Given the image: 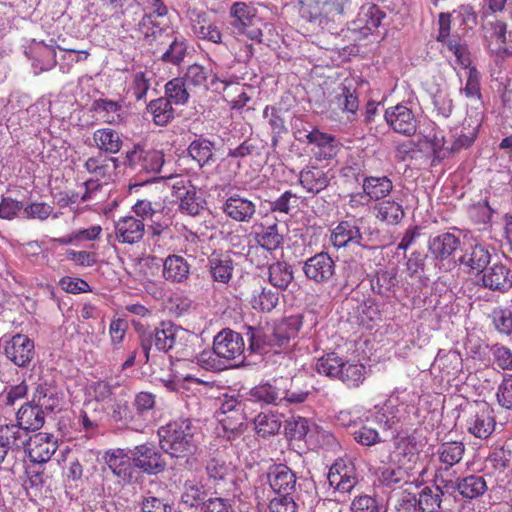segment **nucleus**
<instances>
[{"label": "nucleus", "instance_id": "obj_1", "mask_svg": "<svg viewBox=\"0 0 512 512\" xmlns=\"http://www.w3.org/2000/svg\"><path fill=\"white\" fill-rule=\"evenodd\" d=\"M194 336L186 329L171 322H162L153 332L144 333L141 337V348L145 362L154 345L156 350L174 352L178 359H184L191 352V341Z\"/></svg>", "mask_w": 512, "mask_h": 512}, {"label": "nucleus", "instance_id": "obj_2", "mask_svg": "<svg viewBox=\"0 0 512 512\" xmlns=\"http://www.w3.org/2000/svg\"><path fill=\"white\" fill-rule=\"evenodd\" d=\"M158 436L162 450L172 457L184 458L197 449V426L190 419H177L161 426Z\"/></svg>", "mask_w": 512, "mask_h": 512}, {"label": "nucleus", "instance_id": "obj_3", "mask_svg": "<svg viewBox=\"0 0 512 512\" xmlns=\"http://www.w3.org/2000/svg\"><path fill=\"white\" fill-rule=\"evenodd\" d=\"M420 395L415 390L395 388L383 405H375L379 412L376 419L384 423V430L392 429L399 422L418 416L417 404Z\"/></svg>", "mask_w": 512, "mask_h": 512}, {"label": "nucleus", "instance_id": "obj_4", "mask_svg": "<svg viewBox=\"0 0 512 512\" xmlns=\"http://www.w3.org/2000/svg\"><path fill=\"white\" fill-rule=\"evenodd\" d=\"M164 164V154L155 149H146L135 144L125 153L123 165L131 173L138 176L153 177L161 171Z\"/></svg>", "mask_w": 512, "mask_h": 512}, {"label": "nucleus", "instance_id": "obj_5", "mask_svg": "<svg viewBox=\"0 0 512 512\" xmlns=\"http://www.w3.org/2000/svg\"><path fill=\"white\" fill-rule=\"evenodd\" d=\"M465 446L462 442L452 441L442 443L436 452L438 465L435 471V482L446 488L447 492L455 489L453 477L455 471L452 469L463 458Z\"/></svg>", "mask_w": 512, "mask_h": 512}, {"label": "nucleus", "instance_id": "obj_6", "mask_svg": "<svg viewBox=\"0 0 512 512\" xmlns=\"http://www.w3.org/2000/svg\"><path fill=\"white\" fill-rule=\"evenodd\" d=\"M350 0H299V13L309 22L322 25L341 16Z\"/></svg>", "mask_w": 512, "mask_h": 512}, {"label": "nucleus", "instance_id": "obj_7", "mask_svg": "<svg viewBox=\"0 0 512 512\" xmlns=\"http://www.w3.org/2000/svg\"><path fill=\"white\" fill-rule=\"evenodd\" d=\"M384 118L395 133L411 137L417 132L418 118L407 104L399 103L388 107L385 110Z\"/></svg>", "mask_w": 512, "mask_h": 512}, {"label": "nucleus", "instance_id": "obj_8", "mask_svg": "<svg viewBox=\"0 0 512 512\" xmlns=\"http://www.w3.org/2000/svg\"><path fill=\"white\" fill-rule=\"evenodd\" d=\"M329 484L342 493H349L357 485L359 474L349 458L337 459L328 473Z\"/></svg>", "mask_w": 512, "mask_h": 512}, {"label": "nucleus", "instance_id": "obj_9", "mask_svg": "<svg viewBox=\"0 0 512 512\" xmlns=\"http://www.w3.org/2000/svg\"><path fill=\"white\" fill-rule=\"evenodd\" d=\"M305 277L318 285L328 283L335 275L336 265L327 252H319L308 258L302 267Z\"/></svg>", "mask_w": 512, "mask_h": 512}, {"label": "nucleus", "instance_id": "obj_10", "mask_svg": "<svg viewBox=\"0 0 512 512\" xmlns=\"http://www.w3.org/2000/svg\"><path fill=\"white\" fill-rule=\"evenodd\" d=\"M5 356L18 367H26L34 357V342L24 334L2 339Z\"/></svg>", "mask_w": 512, "mask_h": 512}, {"label": "nucleus", "instance_id": "obj_11", "mask_svg": "<svg viewBox=\"0 0 512 512\" xmlns=\"http://www.w3.org/2000/svg\"><path fill=\"white\" fill-rule=\"evenodd\" d=\"M104 461L108 469L120 482L130 483L136 476V465L133 461L132 450L111 449L105 452Z\"/></svg>", "mask_w": 512, "mask_h": 512}, {"label": "nucleus", "instance_id": "obj_12", "mask_svg": "<svg viewBox=\"0 0 512 512\" xmlns=\"http://www.w3.org/2000/svg\"><path fill=\"white\" fill-rule=\"evenodd\" d=\"M250 342L248 350L256 353H266L269 349L275 352L285 349L290 341L274 327L270 332H264L262 329L249 327L247 332Z\"/></svg>", "mask_w": 512, "mask_h": 512}, {"label": "nucleus", "instance_id": "obj_13", "mask_svg": "<svg viewBox=\"0 0 512 512\" xmlns=\"http://www.w3.org/2000/svg\"><path fill=\"white\" fill-rule=\"evenodd\" d=\"M216 354L227 364L231 360L240 358L245 352L243 337L230 329L219 332L213 341Z\"/></svg>", "mask_w": 512, "mask_h": 512}, {"label": "nucleus", "instance_id": "obj_14", "mask_svg": "<svg viewBox=\"0 0 512 512\" xmlns=\"http://www.w3.org/2000/svg\"><path fill=\"white\" fill-rule=\"evenodd\" d=\"M170 180L173 194L179 200L180 211L191 216L199 214L202 208L201 201L190 181L181 177H171Z\"/></svg>", "mask_w": 512, "mask_h": 512}, {"label": "nucleus", "instance_id": "obj_15", "mask_svg": "<svg viewBox=\"0 0 512 512\" xmlns=\"http://www.w3.org/2000/svg\"><path fill=\"white\" fill-rule=\"evenodd\" d=\"M378 412L379 409H377L376 406H374L373 409L365 411L363 414L365 420L361 419V424L351 431V435L358 444L369 447L382 442L380 432L372 426V424H377L384 429V423L376 419Z\"/></svg>", "mask_w": 512, "mask_h": 512}, {"label": "nucleus", "instance_id": "obj_16", "mask_svg": "<svg viewBox=\"0 0 512 512\" xmlns=\"http://www.w3.org/2000/svg\"><path fill=\"white\" fill-rule=\"evenodd\" d=\"M58 448L57 438L49 433L39 432L29 437L26 452L32 462L46 463Z\"/></svg>", "mask_w": 512, "mask_h": 512}, {"label": "nucleus", "instance_id": "obj_17", "mask_svg": "<svg viewBox=\"0 0 512 512\" xmlns=\"http://www.w3.org/2000/svg\"><path fill=\"white\" fill-rule=\"evenodd\" d=\"M133 461L137 468L147 473H158L165 467L161 454L152 444H142L132 450Z\"/></svg>", "mask_w": 512, "mask_h": 512}, {"label": "nucleus", "instance_id": "obj_18", "mask_svg": "<svg viewBox=\"0 0 512 512\" xmlns=\"http://www.w3.org/2000/svg\"><path fill=\"white\" fill-rule=\"evenodd\" d=\"M225 215L236 222H250L256 213V204L248 198L234 194L223 203Z\"/></svg>", "mask_w": 512, "mask_h": 512}, {"label": "nucleus", "instance_id": "obj_19", "mask_svg": "<svg viewBox=\"0 0 512 512\" xmlns=\"http://www.w3.org/2000/svg\"><path fill=\"white\" fill-rule=\"evenodd\" d=\"M363 235L360 228L352 221H341L330 232L329 242L336 249L350 245H362Z\"/></svg>", "mask_w": 512, "mask_h": 512}, {"label": "nucleus", "instance_id": "obj_20", "mask_svg": "<svg viewBox=\"0 0 512 512\" xmlns=\"http://www.w3.org/2000/svg\"><path fill=\"white\" fill-rule=\"evenodd\" d=\"M496 426L492 410L483 408L471 414L466 421L467 431L479 439H487L494 432Z\"/></svg>", "mask_w": 512, "mask_h": 512}, {"label": "nucleus", "instance_id": "obj_21", "mask_svg": "<svg viewBox=\"0 0 512 512\" xmlns=\"http://www.w3.org/2000/svg\"><path fill=\"white\" fill-rule=\"evenodd\" d=\"M384 18L385 13L378 6L374 4L363 6L352 24V30L359 31L361 36L367 37L381 25Z\"/></svg>", "mask_w": 512, "mask_h": 512}, {"label": "nucleus", "instance_id": "obj_22", "mask_svg": "<svg viewBox=\"0 0 512 512\" xmlns=\"http://www.w3.org/2000/svg\"><path fill=\"white\" fill-rule=\"evenodd\" d=\"M145 232V225L142 220L134 216L120 218L115 225V235L119 242L135 244L142 240Z\"/></svg>", "mask_w": 512, "mask_h": 512}, {"label": "nucleus", "instance_id": "obj_23", "mask_svg": "<svg viewBox=\"0 0 512 512\" xmlns=\"http://www.w3.org/2000/svg\"><path fill=\"white\" fill-rule=\"evenodd\" d=\"M268 482L276 494H292L296 487V476L289 467L280 464L270 469Z\"/></svg>", "mask_w": 512, "mask_h": 512}, {"label": "nucleus", "instance_id": "obj_24", "mask_svg": "<svg viewBox=\"0 0 512 512\" xmlns=\"http://www.w3.org/2000/svg\"><path fill=\"white\" fill-rule=\"evenodd\" d=\"M483 285L494 291L506 292L512 288V272L501 263H495L482 276Z\"/></svg>", "mask_w": 512, "mask_h": 512}, {"label": "nucleus", "instance_id": "obj_25", "mask_svg": "<svg viewBox=\"0 0 512 512\" xmlns=\"http://www.w3.org/2000/svg\"><path fill=\"white\" fill-rule=\"evenodd\" d=\"M491 254L489 250L481 245L476 244L469 249H466L464 254L459 258V263L468 273H480L485 270L490 263Z\"/></svg>", "mask_w": 512, "mask_h": 512}, {"label": "nucleus", "instance_id": "obj_26", "mask_svg": "<svg viewBox=\"0 0 512 512\" xmlns=\"http://www.w3.org/2000/svg\"><path fill=\"white\" fill-rule=\"evenodd\" d=\"M31 401L43 411H54L61 405L62 394L52 383L43 382L36 386Z\"/></svg>", "mask_w": 512, "mask_h": 512}, {"label": "nucleus", "instance_id": "obj_27", "mask_svg": "<svg viewBox=\"0 0 512 512\" xmlns=\"http://www.w3.org/2000/svg\"><path fill=\"white\" fill-rule=\"evenodd\" d=\"M460 238L451 232H444L429 240L430 253L439 260L449 258L460 246Z\"/></svg>", "mask_w": 512, "mask_h": 512}, {"label": "nucleus", "instance_id": "obj_28", "mask_svg": "<svg viewBox=\"0 0 512 512\" xmlns=\"http://www.w3.org/2000/svg\"><path fill=\"white\" fill-rule=\"evenodd\" d=\"M445 492H447L446 488L436 482L433 487H424L415 498L416 510L418 512H439Z\"/></svg>", "mask_w": 512, "mask_h": 512}, {"label": "nucleus", "instance_id": "obj_29", "mask_svg": "<svg viewBox=\"0 0 512 512\" xmlns=\"http://www.w3.org/2000/svg\"><path fill=\"white\" fill-rule=\"evenodd\" d=\"M30 53L35 73L49 71L56 65V51L52 44L34 42Z\"/></svg>", "mask_w": 512, "mask_h": 512}, {"label": "nucleus", "instance_id": "obj_30", "mask_svg": "<svg viewBox=\"0 0 512 512\" xmlns=\"http://www.w3.org/2000/svg\"><path fill=\"white\" fill-rule=\"evenodd\" d=\"M308 143L314 144L317 151L314 154L319 159H331L338 153L339 147L334 136L323 133L317 129L306 134Z\"/></svg>", "mask_w": 512, "mask_h": 512}, {"label": "nucleus", "instance_id": "obj_31", "mask_svg": "<svg viewBox=\"0 0 512 512\" xmlns=\"http://www.w3.org/2000/svg\"><path fill=\"white\" fill-rule=\"evenodd\" d=\"M299 182L308 193L317 194L329 185L330 176L321 168L306 167L300 172Z\"/></svg>", "mask_w": 512, "mask_h": 512}, {"label": "nucleus", "instance_id": "obj_32", "mask_svg": "<svg viewBox=\"0 0 512 512\" xmlns=\"http://www.w3.org/2000/svg\"><path fill=\"white\" fill-rule=\"evenodd\" d=\"M190 274L188 262L179 255H169L163 262L162 275L171 283H183Z\"/></svg>", "mask_w": 512, "mask_h": 512}, {"label": "nucleus", "instance_id": "obj_33", "mask_svg": "<svg viewBox=\"0 0 512 512\" xmlns=\"http://www.w3.org/2000/svg\"><path fill=\"white\" fill-rule=\"evenodd\" d=\"M29 437V432L17 422L0 426V441L8 450L26 449Z\"/></svg>", "mask_w": 512, "mask_h": 512}, {"label": "nucleus", "instance_id": "obj_34", "mask_svg": "<svg viewBox=\"0 0 512 512\" xmlns=\"http://www.w3.org/2000/svg\"><path fill=\"white\" fill-rule=\"evenodd\" d=\"M119 166V160L115 157H108L99 153L89 157L85 163V170L97 178L110 179Z\"/></svg>", "mask_w": 512, "mask_h": 512}, {"label": "nucleus", "instance_id": "obj_35", "mask_svg": "<svg viewBox=\"0 0 512 512\" xmlns=\"http://www.w3.org/2000/svg\"><path fill=\"white\" fill-rule=\"evenodd\" d=\"M16 420L28 432L35 431L44 425V411L30 401L22 405L17 411Z\"/></svg>", "mask_w": 512, "mask_h": 512}, {"label": "nucleus", "instance_id": "obj_36", "mask_svg": "<svg viewBox=\"0 0 512 512\" xmlns=\"http://www.w3.org/2000/svg\"><path fill=\"white\" fill-rule=\"evenodd\" d=\"M95 146L108 154L118 153L123 145V140L119 132L111 128H100L94 131L92 136Z\"/></svg>", "mask_w": 512, "mask_h": 512}, {"label": "nucleus", "instance_id": "obj_37", "mask_svg": "<svg viewBox=\"0 0 512 512\" xmlns=\"http://www.w3.org/2000/svg\"><path fill=\"white\" fill-rule=\"evenodd\" d=\"M362 189L368 200L379 201L389 195L393 184L387 176H369L363 179Z\"/></svg>", "mask_w": 512, "mask_h": 512}, {"label": "nucleus", "instance_id": "obj_38", "mask_svg": "<svg viewBox=\"0 0 512 512\" xmlns=\"http://www.w3.org/2000/svg\"><path fill=\"white\" fill-rule=\"evenodd\" d=\"M280 384L279 379L272 382L259 384L249 392V400L262 404L280 405Z\"/></svg>", "mask_w": 512, "mask_h": 512}, {"label": "nucleus", "instance_id": "obj_39", "mask_svg": "<svg viewBox=\"0 0 512 512\" xmlns=\"http://www.w3.org/2000/svg\"><path fill=\"white\" fill-rule=\"evenodd\" d=\"M209 270L214 281L227 284L234 270L233 261L226 254H212L209 257Z\"/></svg>", "mask_w": 512, "mask_h": 512}, {"label": "nucleus", "instance_id": "obj_40", "mask_svg": "<svg viewBox=\"0 0 512 512\" xmlns=\"http://www.w3.org/2000/svg\"><path fill=\"white\" fill-rule=\"evenodd\" d=\"M417 460L415 445L407 438H401L396 442L395 449L389 455V463L412 468V463Z\"/></svg>", "mask_w": 512, "mask_h": 512}, {"label": "nucleus", "instance_id": "obj_41", "mask_svg": "<svg viewBox=\"0 0 512 512\" xmlns=\"http://www.w3.org/2000/svg\"><path fill=\"white\" fill-rule=\"evenodd\" d=\"M93 110L108 124H120L124 121L126 111L118 102L99 99L93 103Z\"/></svg>", "mask_w": 512, "mask_h": 512}, {"label": "nucleus", "instance_id": "obj_42", "mask_svg": "<svg viewBox=\"0 0 512 512\" xmlns=\"http://www.w3.org/2000/svg\"><path fill=\"white\" fill-rule=\"evenodd\" d=\"M282 426V414L262 412L254 419V430L258 436L267 438L279 432Z\"/></svg>", "mask_w": 512, "mask_h": 512}, {"label": "nucleus", "instance_id": "obj_43", "mask_svg": "<svg viewBox=\"0 0 512 512\" xmlns=\"http://www.w3.org/2000/svg\"><path fill=\"white\" fill-rule=\"evenodd\" d=\"M156 15L152 13L145 14L138 24L139 31L150 42L156 41L161 37H169L171 30L162 21L155 19Z\"/></svg>", "mask_w": 512, "mask_h": 512}, {"label": "nucleus", "instance_id": "obj_44", "mask_svg": "<svg viewBox=\"0 0 512 512\" xmlns=\"http://www.w3.org/2000/svg\"><path fill=\"white\" fill-rule=\"evenodd\" d=\"M293 279V270L288 263L275 261L268 266V280L275 288L285 290Z\"/></svg>", "mask_w": 512, "mask_h": 512}, {"label": "nucleus", "instance_id": "obj_45", "mask_svg": "<svg viewBox=\"0 0 512 512\" xmlns=\"http://www.w3.org/2000/svg\"><path fill=\"white\" fill-rule=\"evenodd\" d=\"M344 365V358L334 352L319 357L315 362V370L330 379L339 380Z\"/></svg>", "mask_w": 512, "mask_h": 512}, {"label": "nucleus", "instance_id": "obj_46", "mask_svg": "<svg viewBox=\"0 0 512 512\" xmlns=\"http://www.w3.org/2000/svg\"><path fill=\"white\" fill-rule=\"evenodd\" d=\"M192 26L194 34L202 40H206L215 44L222 41V32L220 28L210 21H207L204 14H197L196 18H192Z\"/></svg>", "mask_w": 512, "mask_h": 512}, {"label": "nucleus", "instance_id": "obj_47", "mask_svg": "<svg viewBox=\"0 0 512 512\" xmlns=\"http://www.w3.org/2000/svg\"><path fill=\"white\" fill-rule=\"evenodd\" d=\"M169 42L168 49L161 55V60L173 65H180L187 52V42L184 37L175 35L172 30L169 31V37H165Z\"/></svg>", "mask_w": 512, "mask_h": 512}, {"label": "nucleus", "instance_id": "obj_48", "mask_svg": "<svg viewBox=\"0 0 512 512\" xmlns=\"http://www.w3.org/2000/svg\"><path fill=\"white\" fill-rule=\"evenodd\" d=\"M376 218L388 225L398 224L404 217L402 205L394 200H383L375 207Z\"/></svg>", "mask_w": 512, "mask_h": 512}, {"label": "nucleus", "instance_id": "obj_49", "mask_svg": "<svg viewBox=\"0 0 512 512\" xmlns=\"http://www.w3.org/2000/svg\"><path fill=\"white\" fill-rule=\"evenodd\" d=\"M169 99L160 97L150 101L147 111L152 115L153 122L158 126H165L174 118V109Z\"/></svg>", "mask_w": 512, "mask_h": 512}, {"label": "nucleus", "instance_id": "obj_50", "mask_svg": "<svg viewBox=\"0 0 512 512\" xmlns=\"http://www.w3.org/2000/svg\"><path fill=\"white\" fill-rule=\"evenodd\" d=\"M455 483V490H458L459 493L468 499H474L481 496L487 490V484L484 480L483 476L479 475H470L465 477L460 482ZM453 492L451 490L449 493Z\"/></svg>", "mask_w": 512, "mask_h": 512}, {"label": "nucleus", "instance_id": "obj_51", "mask_svg": "<svg viewBox=\"0 0 512 512\" xmlns=\"http://www.w3.org/2000/svg\"><path fill=\"white\" fill-rule=\"evenodd\" d=\"M335 101L342 112L346 114L347 120L353 121L359 108L356 90L345 84L342 85L340 92L335 97Z\"/></svg>", "mask_w": 512, "mask_h": 512}, {"label": "nucleus", "instance_id": "obj_52", "mask_svg": "<svg viewBox=\"0 0 512 512\" xmlns=\"http://www.w3.org/2000/svg\"><path fill=\"white\" fill-rule=\"evenodd\" d=\"M280 405L285 404H301L304 403L310 392L308 390L297 387L292 379L280 378Z\"/></svg>", "mask_w": 512, "mask_h": 512}, {"label": "nucleus", "instance_id": "obj_53", "mask_svg": "<svg viewBox=\"0 0 512 512\" xmlns=\"http://www.w3.org/2000/svg\"><path fill=\"white\" fill-rule=\"evenodd\" d=\"M214 144L205 138H198L192 141L188 147L190 157L195 160L200 167L210 165L213 161Z\"/></svg>", "mask_w": 512, "mask_h": 512}, {"label": "nucleus", "instance_id": "obj_54", "mask_svg": "<svg viewBox=\"0 0 512 512\" xmlns=\"http://www.w3.org/2000/svg\"><path fill=\"white\" fill-rule=\"evenodd\" d=\"M397 283V273L394 269L380 270L372 280L371 287L375 293L390 297L394 294Z\"/></svg>", "mask_w": 512, "mask_h": 512}, {"label": "nucleus", "instance_id": "obj_55", "mask_svg": "<svg viewBox=\"0 0 512 512\" xmlns=\"http://www.w3.org/2000/svg\"><path fill=\"white\" fill-rule=\"evenodd\" d=\"M343 372L339 376V380L347 387L357 388L365 380L366 368L357 362H350L344 359Z\"/></svg>", "mask_w": 512, "mask_h": 512}, {"label": "nucleus", "instance_id": "obj_56", "mask_svg": "<svg viewBox=\"0 0 512 512\" xmlns=\"http://www.w3.org/2000/svg\"><path fill=\"white\" fill-rule=\"evenodd\" d=\"M256 241L265 250L274 251L283 243V236L279 233L276 223L261 225V230L256 233Z\"/></svg>", "mask_w": 512, "mask_h": 512}, {"label": "nucleus", "instance_id": "obj_57", "mask_svg": "<svg viewBox=\"0 0 512 512\" xmlns=\"http://www.w3.org/2000/svg\"><path fill=\"white\" fill-rule=\"evenodd\" d=\"M189 87L182 77H176L165 85V98L175 105L186 104L189 99Z\"/></svg>", "mask_w": 512, "mask_h": 512}, {"label": "nucleus", "instance_id": "obj_58", "mask_svg": "<svg viewBox=\"0 0 512 512\" xmlns=\"http://www.w3.org/2000/svg\"><path fill=\"white\" fill-rule=\"evenodd\" d=\"M230 16L234 19L235 27L247 28L249 25H253L256 10L245 2H235L230 8Z\"/></svg>", "mask_w": 512, "mask_h": 512}, {"label": "nucleus", "instance_id": "obj_59", "mask_svg": "<svg viewBox=\"0 0 512 512\" xmlns=\"http://www.w3.org/2000/svg\"><path fill=\"white\" fill-rule=\"evenodd\" d=\"M278 300V293L262 288L253 293L250 303L255 310L270 312L276 307Z\"/></svg>", "mask_w": 512, "mask_h": 512}, {"label": "nucleus", "instance_id": "obj_60", "mask_svg": "<svg viewBox=\"0 0 512 512\" xmlns=\"http://www.w3.org/2000/svg\"><path fill=\"white\" fill-rule=\"evenodd\" d=\"M388 466L381 469L380 481L387 487H394L404 482L408 476L409 467L400 465H392L388 462Z\"/></svg>", "mask_w": 512, "mask_h": 512}, {"label": "nucleus", "instance_id": "obj_61", "mask_svg": "<svg viewBox=\"0 0 512 512\" xmlns=\"http://www.w3.org/2000/svg\"><path fill=\"white\" fill-rule=\"evenodd\" d=\"M182 78L189 88L208 89V71L199 64L189 65Z\"/></svg>", "mask_w": 512, "mask_h": 512}, {"label": "nucleus", "instance_id": "obj_62", "mask_svg": "<svg viewBox=\"0 0 512 512\" xmlns=\"http://www.w3.org/2000/svg\"><path fill=\"white\" fill-rule=\"evenodd\" d=\"M479 126V119L473 121L472 124L469 123L467 132L462 131L461 134L457 135L452 145L446 149L450 152H457L463 148H468L471 146L477 136Z\"/></svg>", "mask_w": 512, "mask_h": 512}, {"label": "nucleus", "instance_id": "obj_63", "mask_svg": "<svg viewBox=\"0 0 512 512\" xmlns=\"http://www.w3.org/2000/svg\"><path fill=\"white\" fill-rule=\"evenodd\" d=\"M495 329L505 335L512 333V310L509 308H495L491 313Z\"/></svg>", "mask_w": 512, "mask_h": 512}, {"label": "nucleus", "instance_id": "obj_64", "mask_svg": "<svg viewBox=\"0 0 512 512\" xmlns=\"http://www.w3.org/2000/svg\"><path fill=\"white\" fill-rule=\"evenodd\" d=\"M197 364L206 370H222L226 363L216 354L215 346L212 350H204L196 356Z\"/></svg>", "mask_w": 512, "mask_h": 512}]
</instances>
